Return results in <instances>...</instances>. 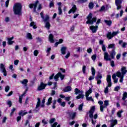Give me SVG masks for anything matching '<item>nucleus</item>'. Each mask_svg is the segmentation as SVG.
Masks as SVG:
<instances>
[{"label": "nucleus", "mask_w": 127, "mask_h": 127, "mask_svg": "<svg viewBox=\"0 0 127 127\" xmlns=\"http://www.w3.org/2000/svg\"><path fill=\"white\" fill-rule=\"evenodd\" d=\"M127 92H124L123 94V97H122V100H126V99H127Z\"/></svg>", "instance_id": "obj_39"}, {"label": "nucleus", "mask_w": 127, "mask_h": 127, "mask_svg": "<svg viewBox=\"0 0 127 127\" xmlns=\"http://www.w3.org/2000/svg\"><path fill=\"white\" fill-rule=\"evenodd\" d=\"M110 123H111V126L110 127H114L116 125H118V120L112 119L109 121Z\"/></svg>", "instance_id": "obj_14"}, {"label": "nucleus", "mask_w": 127, "mask_h": 127, "mask_svg": "<svg viewBox=\"0 0 127 127\" xmlns=\"http://www.w3.org/2000/svg\"><path fill=\"white\" fill-rule=\"evenodd\" d=\"M123 110H120L117 113V116L119 118H122V113H123Z\"/></svg>", "instance_id": "obj_41"}, {"label": "nucleus", "mask_w": 127, "mask_h": 127, "mask_svg": "<svg viewBox=\"0 0 127 127\" xmlns=\"http://www.w3.org/2000/svg\"><path fill=\"white\" fill-rule=\"evenodd\" d=\"M30 26H33V28L34 29H36V28H37V26H36V23L34 22H31L30 24Z\"/></svg>", "instance_id": "obj_28"}, {"label": "nucleus", "mask_w": 127, "mask_h": 127, "mask_svg": "<svg viewBox=\"0 0 127 127\" xmlns=\"http://www.w3.org/2000/svg\"><path fill=\"white\" fill-rule=\"evenodd\" d=\"M37 5H38V10H40V9H41V4L39 3L38 1L35 2L34 4H29V6L30 8H34V11H36V7H37Z\"/></svg>", "instance_id": "obj_4"}, {"label": "nucleus", "mask_w": 127, "mask_h": 127, "mask_svg": "<svg viewBox=\"0 0 127 127\" xmlns=\"http://www.w3.org/2000/svg\"><path fill=\"white\" fill-rule=\"evenodd\" d=\"M92 88H90L85 93V96H90V94H92Z\"/></svg>", "instance_id": "obj_35"}, {"label": "nucleus", "mask_w": 127, "mask_h": 127, "mask_svg": "<svg viewBox=\"0 0 127 127\" xmlns=\"http://www.w3.org/2000/svg\"><path fill=\"white\" fill-rule=\"evenodd\" d=\"M116 51H115V49H112V51L110 53V56L111 57V59H115V56H116Z\"/></svg>", "instance_id": "obj_20"}, {"label": "nucleus", "mask_w": 127, "mask_h": 127, "mask_svg": "<svg viewBox=\"0 0 127 127\" xmlns=\"http://www.w3.org/2000/svg\"><path fill=\"white\" fill-rule=\"evenodd\" d=\"M54 36L52 34H50L49 36V40L51 43H53L54 42Z\"/></svg>", "instance_id": "obj_21"}, {"label": "nucleus", "mask_w": 127, "mask_h": 127, "mask_svg": "<svg viewBox=\"0 0 127 127\" xmlns=\"http://www.w3.org/2000/svg\"><path fill=\"white\" fill-rule=\"evenodd\" d=\"M122 3H123V0H115V4L117 6V9H121L122 8Z\"/></svg>", "instance_id": "obj_9"}, {"label": "nucleus", "mask_w": 127, "mask_h": 127, "mask_svg": "<svg viewBox=\"0 0 127 127\" xmlns=\"http://www.w3.org/2000/svg\"><path fill=\"white\" fill-rule=\"evenodd\" d=\"M7 105H8L9 107H11L12 103L11 101H8L7 102Z\"/></svg>", "instance_id": "obj_64"}, {"label": "nucleus", "mask_w": 127, "mask_h": 127, "mask_svg": "<svg viewBox=\"0 0 127 127\" xmlns=\"http://www.w3.org/2000/svg\"><path fill=\"white\" fill-rule=\"evenodd\" d=\"M72 90V88L70 86H68L64 89V92H70Z\"/></svg>", "instance_id": "obj_25"}, {"label": "nucleus", "mask_w": 127, "mask_h": 127, "mask_svg": "<svg viewBox=\"0 0 127 127\" xmlns=\"http://www.w3.org/2000/svg\"><path fill=\"white\" fill-rule=\"evenodd\" d=\"M46 86H47V84H44L43 82H41L40 85L38 87V90L41 91V90H44Z\"/></svg>", "instance_id": "obj_12"}, {"label": "nucleus", "mask_w": 127, "mask_h": 127, "mask_svg": "<svg viewBox=\"0 0 127 127\" xmlns=\"http://www.w3.org/2000/svg\"><path fill=\"white\" fill-rule=\"evenodd\" d=\"M108 48L110 49L112 48V49H114L115 50L116 49V46L115 45V44H110L108 45Z\"/></svg>", "instance_id": "obj_34"}, {"label": "nucleus", "mask_w": 127, "mask_h": 127, "mask_svg": "<svg viewBox=\"0 0 127 127\" xmlns=\"http://www.w3.org/2000/svg\"><path fill=\"white\" fill-rule=\"evenodd\" d=\"M86 24H94V22L97 21V17H93V13H89L87 16Z\"/></svg>", "instance_id": "obj_3"}, {"label": "nucleus", "mask_w": 127, "mask_h": 127, "mask_svg": "<svg viewBox=\"0 0 127 127\" xmlns=\"http://www.w3.org/2000/svg\"><path fill=\"white\" fill-rule=\"evenodd\" d=\"M95 110L96 107L93 106L91 107L88 112V114H89V117L91 120V123L93 126H96V123H97V120L94 121V113H95Z\"/></svg>", "instance_id": "obj_2"}, {"label": "nucleus", "mask_w": 127, "mask_h": 127, "mask_svg": "<svg viewBox=\"0 0 127 127\" xmlns=\"http://www.w3.org/2000/svg\"><path fill=\"white\" fill-rule=\"evenodd\" d=\"M45 100H46L45 97H44L42 101V104L40 105V107H41V108H44V106H45L44 104L45 103Z\"/></svg>", "instance_id": "obj_37"}, {"label": "nucleus", "mask_w": 127, "mask_h": 127, "mask_svg": "<svg viewBox=\"0 0 127 127\" xmlns=\"http://www.w3.org/2000/svg\"><path fill=\"white\" fill-rule=\"evenodd\" d=\"M60 105L62 107H63L64 108V107H65V106H66V103H65V102H63L60 103Z\"/></svg>", "instance_id": "obj_58"}, {"label": "nucleus", "mask_w": 127, "mask_h": 127, "mask_svg": "<svg viewBox=\"0 0 127 127\" xmlns=\"http://www.w3.org/2000/svg\"><path fill=\"white\" fill-rule=\"evenodd\" d=\"M88 6L90 9H92V8H94V3L93 2H89Z\"/></svg>", "instance_id": "obj_40"}, {"label": "nucleus", "mask_w": 127, "mask_h": 127, "mask_svg": "<svg viewBox=\"0 0 127 127\" xmlns=\"http://www.w3.org/2000/svg\"><path fill=\"white\" fill-rule=\"evenodd\" d=\"M57 125H58V123L55 122L53 125H51V127H56Z\"/></svg>", "instance_id": "obj_63"}, {"label": "nucleus", "mask_w": 127, "mask_h": 127, "mask_svg": "<svg viewBox=\"0 0 127 127\" xmlns=\"http://www.w3.org/2000/svg\"><path fill=\"white\" fill-rule=\"evenodd\" d=\"M25 95V92L19 96V103L20 104H22V98H23V96H24Z\"/></svg>", "instance_id": "obj_33"}, {"label": "nucleus", "mask_w": 127, "mask_h": 127, "mask_svg": "<svg viewBox=\"0 0 127 127\" xmlns=\"http://www.w3.org/2000/svg\"><path fill=\"white\" fill-rule=\"evenodd\" d=\"M102 51H103V52H105V51H106L107 49L106 48V46H105V45H102Z\"/></svg>", "instance_id": "obj_52"}, {"label": "nucleus", "mask_w": 127, "mask_h": 127, "mask_svg": "<svg viewBox=\"0 0 127 127\" xmlns=\"http://www.w3.org/2000/svg\"><path fill=\"white\" fill-rule=\"evenodd\" d=\"M51 103H52V97H50L48 99L47 102H46V105L47 106H50V105H51Z\"/></svg>", "instance_id": "obj_29"}, {"label": "nucleus", "mask_w": 127, "mask_h": 127, "mask_svg": "<svg viewBox=\"0 0 127 127\" xmlns=\"http://www.w3.org/2000/svg\"><path fill=\"white\" fill-rule=\"evenodd\" d=\"M21 8H22V6L20 3H16L14 4L13 9L14 14L17 15H20L21 14Z\"/></svg>", "instance_id": "obj_1"}, {"label": "nucleus", "mask_w": 127, "mask_h": 127, "mask_svg": "<svg viewBox=\"0 0 127 127\" xmlns=\"http://www.w3.org/2000/svg\"><path fill=\"white\" fill-rule=\"evenodd\" d=\"M26 38L29 39V40H31L32 39V35L30 33H27L26 36Z\"/></svg>", "instance_id": "obj_26"}, {"label": "nucleus", "mask_w": 127, "mask_h": 127, "mask_svg": "<svg viewBox=\"0 0 127 127\" xmlns=\"http://www.w3.org/2000/svg\"><path fill=\"white\" fill-rule=\"evenodd\" d=\"M15 111V108H13L12 110H11V113L10 114V116L11 117V116H12V115H13V113H14V112Z\"/></svg>", "instance_id": "obj_61"}, {"label": "nucleus", "mask_w": 127, "mask_h": 127, "mask_svg": "<svg viewBox=\"0 0 127 127\" xmlns=\"http://www.w3.org/2000/svg\"><path fill=\"white\" fill-rule=\"evenodd\" d=\"M100 111L102 113H104V108H105V106H104V105H100Z\"/></svg>", "instance_id": "obj_55"}, {"label": "nucleus", "mask_w": 127, "mask_h": 127, "mask_svg": "<svg viewBox=\"0 0 127 127\" xmlns=\"http://www.w3.org/2000/svg\"><path fill=\"white\" fill-rule=\"evenodd\" d=\"M74 93L75 95H78L76 97V99H80V90L78 88H75L74 90Z\"/></svg>", "instance_id": "obj_19"}, {"label": "nucleus", "mask_w": 127, "mask_h": 127, "mask_svg": "<svg viewBox=\"0 0 127 127\" xmlns=\"http://www.w3.org/2000/svg\"><path fill=\"white\" fill-rule=\"evenodd\" d=\"M104 60L106 61H111L110 65L111 67H115V61H112V59L109 58V54L107 52L104 53Z\"/></svg>", "instance_id": "obj_5"}, {"label": "nucleus", "mask_w": 127, "mask_h": 127, "mask_svg": "<svg viewBox=\"0 0 127 127\" xmlns=\"http://www.w3.org/2000/svg\"><path fill=\"white\" fill-rule=\"evenodd\" d=\"M123 101H124V102L122 103V106H127V100L125 99V100H123Z\"/></svg>", "instance_id": "obj_45"}, {"label": "nucleus", "mask_w": 127, "mask_h": 127, "mask_svg": "<svg viewBox=\"0 0 127 127\" xmlns=\"http://www.w3.org/2000/svg\"><path fill=\"white\" fill-rule=\"evenodd\" d=\"M9 86H7L5 87V92H6V93H7V92H8V91H9Z\"/></svg>", "instance_id": "obj_57"}, {"label": "nucleus", "mask_w": 127, "mask_h": 127, "mask_svg": "<svg viewBox=\"0 0 127 127\" xmlns=\"http://www.w3.org/2000/svg\"><path fill=\"white\" fill-rule=\"evenodd\" d=\"M50 26H51V25L50 24V23L49 22H46L45 23V27H46L47 29L49 30L50 28Z\"/></svg>", "instance_id": "obj_30"}, {"label": "nucleus", "mask_w": 127, "mask_h": 127, "mask_svg": "<svg viewBox=\"0 0 127 127\" xmlns=\"http://www.w3.org/2000/svg\"><path fill=\"white\" fill-rule=\"evenodd\" d=\"M38 53H39V52H38V50H35L34 51V56H37L38 55Z\"/></svg>", "instance_id": "obj_51"}, {"label": "nucleus", "mask_w": 127, "mask_h": 127, "mask_svg": "<svg viewBox=\"0 0 127 127\" xmlns=\"http://www.w3.org/2000/svg\"><path fill=\"white\" fill-rule=\"evenodd\" d=\"M98 28H99V26L98 25L91 26L90 27V29L92 31L93 33H96L97 32V30H98Z\"/></svg>", "instance_id": "obj_13"}, {"label": "nucleus", "mask_w": 127, "mask_h": 127, "mask_svg": "<svg viewBox=\"0 0 127 127\" xmlns=\"http://www.w3.org/2000/svg\"><path fill=\"white\" fill-rule=\"evenodd\" d=\"M55 105H56V100H54L53 101V105L52 106V107L53 109H56V106H55Z\"/></svg>", "instance_id": "obj_43"}, {"label": "nucleus", "mask_w": 127, "mask_h": 127, "mask_svg": "<svg viewBox=\"0 0 127 127\" xmlns=\"http://www.w3.org/2000/svg\"><path fill=\"white\" fill-rule=\"evenodd\" d=\"M64 99H65V101L69 102V101H70V99H71V96L64 97Z\"/></svg>", "instance_id": "obj_62"}, {"label": "nucleus", "mask_w": 127, "mask_h": 127, "mask_svg": "<svg viewBox=\"0 0 127 127\" xmlns=\"http://www.w3.org/2000/svg\"><path fill=\"white\" fill-rule=\"evenodd\" d=\"M27 114H28L27 112H23V111L21 110L19 112L18 115L19 116H21V117H23V116H25V115H27Z\"/></svg>", "instance_id": "obj_32"}, {"label": "nucleus", "mask_w": 127, "mask_h": 127, "mask_svg": "<svg viewBox=\"0 0 127 127\" xmlns=\"http://www.w3.org/2000/svg\"><path fill=\"white\" fill-rule=\"evenodd\" d=\"M14 38L13 37H11V38H7V44L8 45H12L13 43H14V41H11Z\"/></svg>", "instance_id": "obj_16"}, {"label": "nucleus", "mask_w": 127, "mask_h": 127, "mask_svg": "<svg viewBox=\"0 0 127 127\" xmlns=\"http://www.w3.org/2000/svg\"><path fill=\"white\" fill-rule=\"evenodd\" d=\"M0 71L1 72V73H3V75L5 77L7 76V73L3 64H0Z\"/></svg>", "instance_id": "obj_7"}, {"label": "nucleus", "mask_w": 127, "mask_h": 127, "mask_svg": "<svg viewBox=\"0 0 127 127\" xmlns=\"http://www.w3.org/2000/svg\"><path fill=\"white\" fill-rule=\"evenodd\" d=\"M91 59L93 61H96V59H97V54H94L92 56Z\"/></svg>", "instance_id": "obj_44"}, {"label": "nucleus", "mask_w": 127, "mask_h": 127, "mask_svg": "<svg viewBox=\"0 0 127 127\" xmlns=\"http://www.w3.org/2000/svg\"><path fill=\"white\" fill-rule=\"evenodd\" d=\"M38 101L37 102L36 106V109L34 110V112H37L39 111V107H40V99L39 98H37Z\"/></svg>", "instance_id": "obj_15"}, {"label": "nucleus", "mask_w": 127, "mask_h": 127, "mask_svg": "<svg viewBox=\"0 0 127 127\" xmlns=\"http://www.w3.org/2000/svg\"><path fill=\"white\" fill-rule=\"evenodd\" d=\"M92 51H93V50H92V48H89V49H88L87 50V53L90 54L92 53Z\"/></svg>", "instance_id": "obj_60"}, {"label": "nucleus", "mask_w": 127, "mask_h": 127, "mask_svg": "<svg viewBox=\"0 0 127 127\" xmlns=\"http://www.w3.org/2000/svg\"><path fill=\"white\" fill-rule=\"evenodd\" d=\"M82 72L83 74L86 73V65H83L82 67Z\"/></svg>", "instance_id": "obj_53"}, {"label": "nucleus", "mask_w": 127, "mask_h": 127, "mask_svg": "<svg viewBox=\"0 0 127 127\" xmlns=\"http://www.w3.org/2000/svg\"><path fill=\"white\" fill-rule=\"evenodd\" d=\"M105 9H106V7H105L104 5H103L100 9L99 10V11H104V10H105Z\"/></svg>", "instance_id": "obj_59"}, {"label": "nucleus", "mask_w": 127, "mask_h": 127, "mask_svg": "<svg viewBox=\"0 0 127 127\" xmlns=\"http://www.w3.org/2000/svg\"><path fill=\"white\" fill-rule=\"evenodd\" d=\"M116 76H117V77H118L119 78H120V77H122V76H123V75H122V73H121V72L117 71L116 72Z\"/></svg>", "instance_id": "obj_47"}, {"label": "nucleus", "mask_w": 127, "mask_h": 127, "mask_svg": "<svg viewBox=\"0 0 127 127\" xmlns=\"http://www.w3.org/2000/svg\"><path fill=\"white\" fill-rule=\"evenodd\" d=\"M126 69L127 68H126V67L125 66L122 67L121 71L123 76H124V75H125V74H127V70Z\"/></svg>", "instance_id": "obj_23"}, {"label": "nucleus", "mask_w": 127, "mask_h": 127, "mask_svg": "<svg viewBox=\"0 0 127 127\" xmlns=\"http://www.w3.org/2000/svg\"><path fill=\"white\" fill-rule=\"evenodd\" d=\"M111 86H109V84H108L107 86L104 89L105 94H108L109 93V87Z\"/></svg>", "instance_id": "obj_38"}, {"label": "nucleus", "mask_w": 127, "mask_h": 127, "mask_svg": "<svg viewBox=\"0 0 127 127\" xmlns=\"http://www.w3.org/2000/svg\"><path fill=\"white\" fill-rule=\"evenodd\" d=\"M44 22H49V16L48 15H46L45 17L44 18H42Z\"/></svg>", "instance_id": "obj_27"}, {"label": "nucleus", "mask_w": 127, "mask_h": 127, "mask_svg": "<svg viewBox=\"0 0 127 127\" xmlns=\"http://www.w3.org/2000/svg\"><path fill=\"white\" fill-rule=\"evenodd\" d=\"M91 72L92 76H95V75H96V70L94 67H91Z\"/></svg>", "instance_id": "obj_36"}, {"label": "nucleus", "mask_w": 127, "mask_h": 127, "mask_svg": "<svg viewBox=\"0 0 127 127\" xmlns=\"http://www.w3.org/2000/svg\"><path fill=\"white\" fill-rule=\"evenodd\" d=\"M66 50H67V47H63L61 49V51L63 55H65V54H66Z\"/></svg>", "instance_id": "obj_22"}, {"label": "nucleus", "mask_w": 127, "mask_h": 127, "mask_svg": "<svg viewBox=\"0 0 127 127\" xmlns=\"http://www.w3.org/2000/svg\"><path fill=\"white\" fill-rule=\"evenodd\" d=\"M76 10H77V7H76V5H73V6L72 7L71 9H70V10L68 11L69 14L70 13H74Z\"/></svg>", "instance_id": "obj_17"}, {"label": "nucleus", "mask_w": 127, "mask_h": 127, "mask_svg": "<svg viewBox=\"0 0 127 127\" xmlns=\"http://www.w3.org/2000/svg\"><path fill=\"white\" fill-rule=\"evenodd\" d=\"M104 21L105 23L107 24V25H108V26H111V25H112V24L113 23V22L111 20H104Z\"/></svg>", "instance_id": "obj_24"}, {"label": "nucleus", "mask_w": 127, "mask_h": 127, "mask_svg": "<svg viewBox=\"0 0 127 127\" xmlns=\"http://www.w3.org/2000/svg\"><path fill=\"white\" fill-rule=\"evenodd\" d=\"M119 34V31L116 32H113L112 33V32H108V33L106 35V37L108 38V39H112L113 37L114 36H116V35Z\"/></svg>", "instance_id": "obj_6"}, {"label": "nucleus", "mask_w": 127, "mask_h": 127, "mask_svg": "<svg viewBox=\"0 0 127 127\" xmlns=\"http://www.w3.org/2000/svg\"><path fill=\"white\" fill-rule=\"evenodd\" d=\"M80 99H84V95L83 94V91H80Z\"/></svg>", "instance_id": "obj_49"}, {"label": "nucleus", "mask_w": 127, "mask_h": 127, "mask_svg": "<svg viewBox=\"0 0 127 127\" xmlns=\"http://www.w3.org/2000/svg\"><path fill=\"white\" fill-rule=\"evenodd\" d=\"M20 83H21L22 85H24L25 87H27L28 80L27 79H24L23 80L20 81Z\"/></svg>", "instance_id": "obj_18"}, {"label": "nucleus", "mask_w": 127, "mask_h": 127, "mask_svg": "<svg viewBox=\"0 0 127 127\" xmlns=\"http://www.w3.org/2000/svg\"><path fill=\"white\" fill-rule=\"evenodd\" d=\"M86 101H92V102H94V99L92 96L89 97V95H85Z\"/></svg>", "instance_id": "obj_31"}, {"label": "nucleus", "mask_w": 127, "mask_h": 127, "mask_svg": "<svg viewBox=\"0 0 127 127\" xmlns=\"http://www.w3.org/2000/svg\"><path fill=\"white\" fill-rule=\"evenodd\" d=\"M76 114L77 113H76V112H73L70 115V118L72 119V120H74V119H75V117H76Z\"/></svg>", "instance_id": "obj_42"}, {"label": "nucleus", "mask_w": 127, "mask_h": 127, "mask_svg": "<svg viewBox=\"0 0 127 127\" xmlns=\"http://www.w3.org/2000/svg\"><path fill=\"white\" fill-rule=\"evenodd\" d=\"M58 10H59V15H61V14H62V9H61V6L58 7Z\"/></svg>", "instance_id": "obj_48"}, {"label": "nucleus", "mask_w": 127, "mask_h": 127, "mask_svg": "<svg viewBox=\"0 0 127 127\" xmlns=\"http://www.w3.org/2000/svg\"><path fill=\"white\" fill-rule=\"evenodd\" d=\"M55 121H56L55 118H52L50 120L49 123L53 124V123H54V122H55Z\"/></svg>", "instance_id": "obj_50"}, {"label": "nucleus", "mask_w": 127, "mask_h": 127, "mask_svg": "<svg viewBox=\"0 0 127 127\" xmlns=\"http://www.w3.org/2000/svg\"><path fill=\"white\" fill-rule=\"evenodd\" d=\"M59 77L60 78H61V80H63V79H64L65 77V75L62 74L61 72H59L54 76V78L55 80V81H58V79H59Z\"/></svg>", "instance_id": "obj_8"}, {"label": "nucleus", "mask_w": 127, "mask_h": 127, "mask_svg": "<svg viewBox=\"0 0 127 127\" xmlns=\"http://www.w3.org/2000/svg\"><path fill=\"white\" fill-rule=\"evenodd\" d=\"M120 89H121L120 86H117L115 87L114 91H115L116 92H119V90H120Z\"/></svg>", "instance_id": "obj_54"}, {"label": "nucleus", "mask_w": 127, "mask_h": 127, "mask_svg": "<svg viewBox=\"0 0 127 127\" xmlns=\"http://www.w3.org/2000/svg\"><path fill=\"white\" fill-rule=\"evenodd\" d=\"M108 106H109V100L104 101V108L108 107Z\"/></svg>", "instance_id": "obj_46"}, {"label": "nucleus", "mask_w": 127, "mask_h": 127, "mask_svg": "<svg viewBox=\"0 0 127 127\" xmlns=\"http://www.w3.org/2000/svg\"><path fill=\"white\" fill-rule=\"evenodd\" d=\"M102 78H103V75L100 73L95 77V80L97 81V85H101L102 84V80H101Z\"/></svg>", "instance_id": "obj_10"}, {"label": "nucleus", "mask_w": 127, "mask_h": 127, "mask_svg": "<svg viewBox=\"0 0 127 127\" xmlns=\"http://www.w3.org/2000/svg\"><path fill=\"white\" fill-rule=\"evenodd\" d=\"M106 80L108 83V87H112V76H111V75H107Z\"/></svg>", "instance_id": "obj_11"}, {"label": "nucleus", "mask_w": 127, "mask_h": 127, "mask_svg": "<svg viewBox=\"0 0 127 127\" xmlns=\"http://www.w3.org/2000/svg\"><path fill=\"white\" fill-rule=\"evenodd\" d=\"M9 69L10 70H11V72H12V71H14V69H13V65L11 64L10 65V66H9Z\"/></svg>", "instance_id": "obj_56"}]
</instances>
